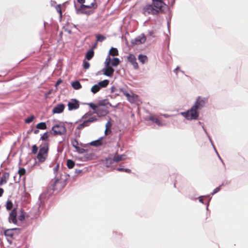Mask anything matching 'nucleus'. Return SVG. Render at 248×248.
<instances>
[{
    "mask_svg": "<svg viewBox=\"0 0 248 248\" xmlns=\"http://www.w3.org/2000/svg\"><path fill=\"white\" fill-rule=\"evenodd\" d=\"M66 129L62 124H56L53 125L50 131V133L54 136L62 135L66 133Z\"/></svg>",
    "mask_w": 248,
    "mask_h": 248,
    "instance_id": "4",
    "label": "nucleus"
},
{
    "mask_svg": "<svg viewBox=\"0 0 248 248\" xmlns=\"http://www.w3.org/2000/svg\"><path fill=\"white\" fill-rule=\"evenodd\" d=\"M104 138V137H101L98 139L91 142L89 144L91 146L94 147H98L102 145V140Z\"/></svg>",
    "mask_w": 248,
    "mask_h": 248,
    "instance_id": "21",
    "label": "nucleus"
},
{
    "mask_svg": "<svg viewBox=\"0 0 248 248\" xmlns=\"http://www.w3.org/2000/svg\"><path fill=\"white\" fill-rule=\"evenodd\" d=\"M89 125L87 123L86 121H84L83 123H82L81 124H79L78 126L77 129H81L83 128L84 127L88 126Z\"/></svg>",
    "mask_w": 248,
    "mask_h": 248,
    "instance_id": "34",
    "label": "nucleus"
},
{
    "mask_svg": "<svg viewBox=\"0 0 248 248\" xmlns=\"http://www.w3.org/2000/svg\"><path fill=\"white\" fill-rule=\"evenodd\" d=\"M168 8H164L163 11H161L159 8H156L153 4H147L142 9V13L145 15L147 16L149 14L153 15H157L160 12L165 13L166 11L168 10Z\"/></svg>",
    "mask_w": 248,
    "mask_h": 248,
    "instance_id": "2",
    "label": "nucleus"
},
{
    "mask_svg": "<svg viewBox=\"0 0 248 248\" xmlns=\"http://www.w3.org/2000/svg\"><path fill=\"white\" fill-rule=\"evenodd\" d=\"M60 183V179L59 178H55L52 180L49 183V188L52 191L57 189L56 185Z\"/></svg>",
    "mask_w": 248,
    "mask_h": 248,
    "instance_id": "14",
    "label": "nucleus"
},
{
    "mask_svg": "<svg viewBox=\"0 0 248 248\" xmlns=\"http://www.w3.org/2000/svg\"><path fill=\"white\" fill-rule=\"evenodd\" d=\"M88 105L92 109H93L94 111V112H96V110L98 108L97 103L96 104H95L93 103H90L88 104Z\"/></svg>",
    "mask_w": 248,
    "mask_h": 248,
    "instance_id": "36",
    "label": "nucleus"
},
{
    "mask_svg": "<svg viewBox=\"0 0 248 248\" xmlns=\"http://www.w3.org/2000/svg\"><path fill=\"white\" fill-rule=\"evenodd\" d=\"M46 156L45 155L39 154H38L37 155V158L40 162H43L45 161L46 159Z\"/></svg>",
    "mask_w": 248,
    "mask_h": 248,
    "instance_id": "33",
    "label": "nucleus"
},
{
    "mask_svg": "<svg viewBox=\"0 0 248 248\" xmlns=\"http://www.w3.org/2000/svg\"><path fill=\"white\" fill-rule=\"evenodd\" d=\"M59 164H57L55 167L53 169V171H54V173H56L58 170H59Z\"/></svg>",
    "mask_w": 248,
    "mask_h": 248,
    "instance_id": "57",
    "label": "nucleus"
},
{
    "mask_svg": "<svg viewBox=\"0 0 248 248\" xmlns=\"http://www.w3.org/2000/svg\"><path fill=\"white\" fill-rule=\"evenodd\" d=\"M3 192V189L2 188H0V197L2 196Z\"/></svg>",
    "mask_w": 248,
    "mask_h": 248,
    "instance_id": "63",
    "label": "nucleus"
},
{
    "mask_svg": "<svg viewBox=\"0 0 248 248\" xmlns=\"http://www.w3.org/2000/svg\"><path fill=\"white\" fill-rule=\"evenodd\" d=\"M161 115L166 118H169L170 117V115L167 114H162Z\"/></svg>",
    "mask_w": 248,
    "mask_h": 248,
    "instance_id": "61",
    "label": "nucleus"
},
{
    "mask_svg": "<svg viewBox=\"0 0 248 248\" xmlns=\"http://www.w3.org/2000/svg\"><path fill=\"white\" fill-rule=\"evenodd\" d=\"M146 40V38L144 33L136 37L134 39L131 41V44L133 45H140L143 44Z\"/></svg>",
    "mask_w": 248,
    "mask_h": 248,
    "instance_id": "6",
    "label": "nucleus"
},
{
    "mask_svg": "<svg viewBox=\"0 0 248 248\" xmlns=\"http://www.w3.org/2000/svg\"><path fill=\"white\" fill-rule=\"evenodd\" d=\"M120 92L123 93L124 95H125L126 97L129 96V93L127 92V91L124 88H121L119 89Z\"/></svg>",
    "mask_w": 248,
    "mask_h": 248,
    "instance_id": "38",
    "label": "nucleus"
},
{
    "mask_svg": "<svg viewBox=\"0 0 248 248\" xmlns=\"http://www.w3.org/2000/svg\"><path fill=\"white\" fill-rule=\"evenodd\" d=\"M13 204L12 202H11V201L8 200L6 202V208L7 210H11L13 208Z\"/></svg>",
    "mask_w": 248,
    "mask_h": 248,
    "instance_id": "35",
    "label": "nucleus"
},
{
    "mask_svg": "<svg viewBox=\"0 0 248 248\" xmlns=\"http://www.w3.org/2000/svg\"><path fill=\"white\" fill-rule=\"evenodd\" d=\"M9 219V221H10L11 220L13 223H16L17 221L16 217V208L13 209L10 213Z\"/></svg>",
    "mask_w": 248,
    "mask_h": 248,
    "instance_id": "15",
    "label": "nucleus"
},
{
    "mask_svg": "<svg viewBox=\"0 0 248 248\" xmlns=\"http://www.w3.org/2000/svg\"><path fill=\"white\" fill-rule=\"evenodd\" d=\"M109 81L108 79H105L104 80L99 82L97 84L100 88L106 87L109 84Z\"/></svg>",
    "mask_w": 248,
    "mask_h": 248,
    "instance_id": "23",
    "label": "nucleus"
},
{
    "mask_svg": "<svg viewBox=\"0 0 248 248\" xmlns=\"http://www.w3.org/2000/svg\"><path fill=\"white\" fill-rule=\"evenodd\" d=\"M223 185V184H222L220 186H219L218 187H216L214 190L211 193V195H214V194H215L216 193H217L218 192H219L220 190V187L221 186Z\"/></svg>",
    "mask_w": 248,
    "mask_h": 248,
    "instance_id": "42",
    "label": "nucleus"
},
{
    "mask_svg": "<svg viewBox=\"0 0 248 248\" xmlns=\"http://www.w3.org/2000/svg\"><path fill=\"white\" fill-rule=\"evenodd\" d=\"M125 156V155H118L116 157H113V158L114 162H118L121 160H124L125 158L124 157Z\"/></svg>",
    "mask_w": 248,
    "mask_h": 248,
    "instance_id": "31",
    "label": "nucleus"
},
{
    "mask_svg": "<svg viewBox=\"0 0 248 248\" xmlns=\"http://www.w3.org/2000/svg\"><path fill=\"white\" fill-rule=\"evenodd\" d=\"M65 108V106L63 104H59L54 107L52 110V113L53 114H59L63 112Z\"/></svg>",
    "mask_w": 248,
    "mask_h": 248,
    "instance_id": "13",
    "label": "nucleus"
},
{
    "mask_svg": "<svg viewBox=\"0 0 248 248\" xmlns=\"http://www.w3.org/2000/svg\"><path fill=\"white\" fill-rule=\"evenodd\" d=\"M72 87L75 90H79L81 88L82 86L79 82L78 80H76L71 83Z\"/></svg>",
    "mask_w": 248,
    "mask_h": 248,
    "instance_id": "24",
    "label": "nucleus"
},
{
    "mask_svg": "<svg viewBox=\"0 0 248 248\" xmlns=\"http://www.w3.org/2000/svg\"><path fill=\"white\" fill-rule=\"evenodd\" d=\"M38 147L36 145H33L32 146V153L33 154H36L38 151Z\"/></svg>",
    "mask_w": 248,
    "mask_h": 248,
    "instance_id": "49",
    "label": "nucleus"
},
{
    "mask_svg": "<svg viewBox=\"0 0 248 248\" xmlns=\"http://www.w3.org/2000/svg\"><path fill=\"white\" fill-rule=\"evenodd\" d=\"M120 63V61L119 58H113L111 61V65L113 66H118Z\"/></svg>",
    "mask_w": 248,
    "mask_h": 248,
    "instance_id": "30",
    "label": "nucleus"
},
{
    "mask_svg": "<svg viewBox=\"0 0 248 248\" xmlns=\"http://www.w3.org/2000/svg\"><path fill=\"white\" fill-rule=\"evenodd\" d=\"M138 59L142 64H144L148 61V58L146 55L140 54L138 56Z\"/></svg>",
    "mask_w": 248,
    "mask_h": 248,
    "instance_id": "25",
    "label": "nucleus"
},
{
    "mask_svg": "<svg viewBox=\"0 0 248 248\" xmlns=\"http://www.w3.org/2000/svg\"><path fill=\"white\" fill-rule=\"evenodd\" d=\"M94 56V51L93 48H92L89 51H88L85 55V58L88 60H90Z\"/></svg>",
    "mask_w": 248,
    "mask_h": 248,
    "instance_id": "22",
    "label": "nucleus"
},
{
    "mask_svg": "<svg viewBox=\"0 0 248 248\" xmlns=\"http://www.w3.org/2000/svg\"><path fill=\"white\" fill-rule=\"evenodd\" d=\"M153 4L156 8H159L163 11L164 8H168V6L165 3L163 0H152Z\"/></svg>",
    "mask_w": 248,
    "mask_h": 248,
    "instance_id": "9",
    "label": "nucleus"
},
{
    "mask_svg": "<svg viewBox=\"0 0 248 248\" xmlns=\"http://www.w3.org/2000/svg\"><path fill=\"white\" fill-rule=\"evenodd\" d=\"M21 229L20 228H13L7 229L4 232V235L6 236L10 237L11 238H15L16 236L20 232Z\"/></svg>",
    "mask_w": 248,
    "mask_h": 248,
    "instance_id": "5",
    "label": "nucleus"
},
{
    "mask_svg": "<svg viewBox=\"0 0 248 248\" xmlns=\"http://www.w3.org/2000/svg\"><path fill=\"white\" fill-rule=\"evenodd\" d=\"M83 66L84 69H88L90 67V63L86 61H83Z\"/></svg>",
    "mask_w": 248,
    "mask_h": 248,
    "instance_id": "46",
    "label": "nucleus"
},
{
    "mask_svg": "<svg viewBox=\"0 0 248 248\" xmlns=\"http://www.w3.org/2000/svg\"><path fill=\"white\" fill-rule=\"evenodd\" d=\"M108 105L111 107H114L108 101L107 99L99 100L97 102L98 107H105Z\"/></svg>",
    "mask_w": 248,
    "mask_h": 248,
    "instance_id": "18",
    "label": "nucleus"
},
{
    "mask_svg": "<svg viewBox=\"0 0 248 248\" xmlns=\"http://www.w3.org/2000/svg\"><path fill=\"white\" fill-rule=\"evenodd\" d=\"M110 61H111V59H110V58L109 56L108 55L107 57V58L106 59V61L105 62V65H110Z\"/></svg>",
    "mask_w": 248,
    "mask_h": 248,
    "instance_id": "51",
    "label": "nucleus"
},
{
    "mask_svg": "<svg viewBox=\"0 0 248 248\" xmlns=\"http://www.w3.org/2000/svg\"><path fill=\"white\" fill-rule=\"evenodd\" d=\"M94 6H90V4H86V5H80L79 7H78L76 4L75 3L74 7L76 10V14L78 15L80 14H85L87 16L91 15L93 14L94 12V10L93 9H91L89 10H86V8L89 9Z\"/></svg>",
    "mask_w": 248,
    "mask_h": 248,
    "instance_id": "3",
    "label": "nucleus"
},
{
    "mask_svg": "<svg viewBox=\"0 0 248 248\" xmlns=\"http://www.w3.org/2000/svg\"><path fill=\"white\" fill-rule=\"evenodd\" d=\"M127 98L129 102H130L131 103H133L134 102V97L133 96L131 95L130 94H129V97H127Z\"/></svg>",
    "mask_w": 248,
    "mask_h": 248,
    "instance_id": "53",
    "label": "nucleus"
},
{
    "mask_svg": "<svg viewBox=\"0 0 248 248\" xmlns=\"http://www.w3.org/2000/svg\"><path fill=\"white\" fill-rule=\"evenodd\" d=\"M75 165V162L72 159L67 160V166L69 169H72Z\"/></svg>",
    "mask_w": 248,
    "mask_h": 248,
    "instance_id": "32",
    "label": "nucleus"
},
{
    "mask_svg": "<svg viewBox=\"0 0 248 248\" xmlns=\"http://www.w3.org/2000/svg\"><path fill=\"white\" fill-rule=\"evenodd\" d=\"M116 170L119 171H124L127 173H131V170L129 169H124L123 168L119 167L116 169Z\"/></svg>",
    "mask_w": 248,
    "mask_h": 248,
    "instance_id": "40",
    "label": "nucleus"
},
{
    "mask_svg": "<svg viewBox=\"0 0 248 248\" xmlns=\"http://www.w3.org/2000/svg\"><path fill=\"white\" fill-rule=\"evenodd\" d=\"M90 1L91 2L90 6H94L95 3V0H77V1L80 4V5H85L84 3Z\"/></svg>",
    "mask_w": 248,
    "mask_h": 248,
    "instance_id": "29",
    "label": "nucleus"
},
{
    "mask_svg": "<svg viewBox=\"0 0 248 248\" xmlns=\"http://www.w3.org/2000/svg\"><path fill=\"white\" fill-rule=\"evenodd\" d=\"M36 128L38 129H46L47 128L46 124L45 122H40L36 125Z\"/></svg>",
    "mask_w": 248,
    "mask_h": 248,
    "instance_id": "28",
    "label": "nucleus"
},
{
    "mask_svg": "<svg viewBox=\"0 0 248 248\" xmlns=\"http://www.w3.org/2000/svg\"><path fill=\"white\" fill-rule=\"evenodd\" d=\"M62 80L61 79H59L58 80L55 84V86H57L60 83H61Z\"/></svg>",
    "mask_w": 248,
    "mask_h": 248,
    "instance_id": "62",
    "label": "nucleus"
},
{
    "mask_svg": "<svg viewBox=\"0 0 248 248\" xmlns=\"http://www.w3.org/2000/svg\"><path fill=\"white\" fill-rule=\"evenodd\" d=\"M25 172H26V170L24 168H19V170H18V173H19L20 176L24 175L25 173Z\"/></svg>",
    "mask_w": 248,
    "mask_h": 248,
    "instance_id": "47",
    "label": "nucleus"
},
{
    "mask_svg": "<svg viewBox=\"0 0 248 248\" xmlns=\"http://www.w3.org/2000/svg\"><path fill=\"white\" fill-rule=\"evenodd\" d=\"M9 177V173L7 172H5L2 174L0 179V185L2 186L7 183V181Z\"/></svg>",
    "mask_w": 248,
    "mask_h": 248,
    "instance_id": "19",
    "label": "nucleus"
},
{
    "mask_svg": "<svg viewBox=\"0 0 248 248\" xmlns=\"http://www.w3.org/2000/svg\"><path fill=\"white\" fill-rule=\"evenodd\" d=\"M206 136L208 137V139H209V140L210 141V142L211 143V144L212 146H213V147H214L215 145H214V143H213V141H212V140L210 136L209 135V134H208L207 135H206Z\"/></svg>",
    "mask_w": 248,
    "mask_h": 248,
    "instance_id": "59",
    "label": "nucleus"
},
{
    "mask_svg": "<svg viewBox=\"0 0 248 248\" xmlns=\"http://www.w3.org/2000/svg\"><path fill=\"white\" fill-rule=\"evenodd\" d=\"M102 71L104 75L108 77H112L114 72V69L110 65H105L104 68L102 69Z\"/></svg>",
    "mask_w": 248,
    "mask_h": 248,
    "instance_id": "7",
    "label": "nucleus"
},
{
    "mask_svg": "<svg viewBox=\"0 0 248 248\" xmlns=\"http://www.w3.org/2000/svg\"><path fill=\"white\" fill-rule=\"evenodd\" d=\"M110 91H111L110 92L111 93H113L117 92V89L115 86H113L111 87Z\"/></svg>",
    "mask_w": 248,
    "mask_h": 248,
    "instance_id": "55",
    "label": "nucleus"
},
{
    "mask_svg": "<svg viewBox=\"0 0 248 248\" xmlns=\"http://www.w3.org/2000/svg\"><path fill=\"white\" fill-rule=\"evenodd\" d=\"M76 151L79 153V154H83L85 152H87V150L83 149V148H80L79 147H78L77 149H76Z\"/></svg>",
    "mask_w": 248,
    "mask_h": 248,
    "instance_id": "45",
    "label": "nucleus"
},
{
    "mask_svg": "<svg viewBox=\"0 0 248 248\" xmlns=\"http://www.w3.org/2000/svg\"><path fill=\"white\" fill-rule=\"evenodd\" d=\"M127 58L128 61L133 65L135 69H138L139 68V65L137 62L136 58L134 54L130 53Z\"/></svg>",
    "mask_w": 248,
    "mask_h": 248,
    "instance_id": "11",
    "label": "nucleus"
},
{
    "mask_svg": "<svg viewBox=\"0 0 248 248\" xmlns=\"http://www.w3.org/2000/svg\"><path fill=\"white\" fill-rule=\"evenodd\" d=\"M48 138V132H45L43 135L40 138V140H46Z\"/></svg>",
    "mask_w": 248,
    "mask_h": 248,
    "instance_id": "43",
    "label": "nucleus"
},
{
    "mask_svg": "<svg viewBox=\"0 0 248 248\" xmlns=\"http://www.w3.org/2000/svg\"><path fill=\"white\" fill-rule=\"evenodd\" d=\"M102 161L107 168L109 167L114 162L113 158L111 157H107L105 159L102 160Z\"/></svg>",
    "mask_w": 248,
    "mask_h": 248,
    "instance_id": "20",
    "label": "nucleus"
},
{
    "mask_svg": "<svg viewBox=\"0 0 248 248\" xmlns=\"http://www.w3.org/2000/svg\"><path fill=\"white\" fill-rule=\"evenodd\" d=\"M111 123L109 122H108V123L106 124V129L105 130V134H106L107 129L109 127H111Z\"/></svg>",
    "mask_w": 248,
    "mask_h": 248,
    "instance_id": "56",
    "label": "nucleus"
},
{
    "mask_svg": "<svg viewBox=\"0 0 248 248\" xmlns=\"http://www.w3.org/2000/svg\"><path fill=\"white\" fill-rule=\"evenodd\" d=\"M18 218L20 221H23L25 219V216L22 214L18 216Z\"/></svg>",
    "mask_w": 248,
    "mask_h": 248,
    "instance_id": "54",
    "label": "nucleus"
},
{
    "mask_svg": "<svg viewBox=\"0 0 248 248\" xmlns=\"http://www.w3.org/2000/svg\"><path fill=\"white\" fill-rule=\"evenodd\" d=\"M158 119V118L155 117L154 116H151L149 118V120L152 121L153 122H154V123H155V124H156V122H157Z\"/></svg>",
    "mask_w": 248,
    "mask_h": 248,
    "instance_id": "52",
    "label": "nucleus"
},
{
    "mask_svg": "<svg viewBox=\"0 0 248 248\" xmlns=\"http://www.w3.org/2000/svg\"><path fill=\"white\" fill-rule=\"evenodd\" d=\"M56 10L59 13L60 16L61 17L62 15V9H61V6L60 4H59L56 6Z\"/></svg>",
    "mask_w": 248,
    "mask_h": 248,
    "instance_id": "48",
    "label": "nucleus"
},
{
    "mask_svg": "<svg viewBox=\"0 0 248 248\" xmlns=\"http://www.w3.org/2000/svg\"><path fill=\"white\" fill-rule=\"evenodd\" d=\"M71 144L72 146L76 149L78 147V140L76 139H73L71 140Z\"/></svg>",
    "mask_w": 248,
    "mask_h": 248,
    "instance_id": "39",
    "label": "nucleus"
},
{
    "mask_svg": "<svg viewBox=\"0 0 248 248\" xmlns=\"http://www.w3.org/2000/svg\"><path fill=\"white\" fill-rule=\"evenodd\" d=\"M208 101L207 97L199 96L191 108L186 111L181 112L180 114L187 120H197L199 116V110L202 109Z\"/></svg>",
    "mask_w": 248,
    "mask_h": 248,
    "instance_id": "1",
    "label": "nucleus"
},
{
    "mask_svg": "<svg viewBox=\"0 0 248 248\" xmlns=\"http://www.w3.org/2000/svg\"><path fill=\"white\" fill-rule=\"evenodd\" d=\"M44 197V195H40L39 198H38V201L37 202L36 205H35L34 207L37 208V210L38 211H40L41 209H42L43 204H44V201L42 200V198Z\"/></svg>",
    "mask_w": 248,
    "mask_h": 248,
    "instance_id": "17",
    "label": "nucleus"
},
{
    "mask_svg": "<svg viewBox=\"0 0 248 248\" xmlns=\"http://www.w3.org/2000/svg\"><path fill=\"white\" fill-rule=\"evenodd\" d=\"M101 88L97 84L94 85L91 89V91L93 93L95 94L100 90Z\"/></svg>",
    "mask_w": 248,
    "mask_h": 248,
    "instance_id": "27",
    "label": "nucleus"
},
{
    "mask_svg": "<svg viewBox=\"0 0 248 248\" xmlns=\"http://www.w3.org/2000/svg\"><path fill=\"white\" fill-rule=\"evenodd\" d=\"M206 136L208 137V139H209V140L210 141V142L211 143V144L212 146H213V147H214L215 145H214V143H213V141H212V140L210 136L209 135V134H208L207 135H206Z\"/></svg>",
    "mask_w": 248,
    "mask_h": 248,
    "instance_id": "58",
    "label": "nucleus"
},
{
    "mask_svg": "<svg viewBox=\"0 0 248 248\" xmlns=\"http://www.w3.org/2000/svg\"><path fill=\"white\" fill-rule=\"evenodd\" d=\"M118 50L116 48L112 47L109 51V55H110L116 56H118Z\"/></svg>",
    "mask_w": 248,
    "mask_h": 248,
    "instance_id": "26",
    "label": "nucleus"
},
{
    "mask_svg": "<svg viewBox=\"0 0 248 248\" xmlns=\"http://www.w3.org/2000/svg\"><path fill=\"white\" fill-rule=\"evenodd\" d=\"M96 120H97V118L95 117H92L89 118L88 119H87L86 121L87 122V123L89 125V123L95 122Z\"/></svg>",
    "mask_w": 248,
    "mask_h": 248,
    "instance_id": "44",
    "label": "nucleus"
},
{
    "mask_svg": "<svg viewBox=\"0 0 248 248\" xmlns=\"http://www.w3.org/2000/svg\"><path fill=\"white\" fill-rule=\"evenodd\" d=\"M68 110L69 111L78 109L79 107V102L76 99H73L68 103Z\"/></svg>",
    "mask_w": 248,
    "mask_h": 248,
    "instance_id": "10",
    "label": "nucleus"
},
{
    "mask_svg": "<svg viewBox=\"0 0 248 248\" xmlns=\"http://www.w3.org/2000/svg\"><path fill=\"white\" fill-rule=\"evenodd\" d=\"M99 117H103L107 115L109 113L108 108V107H98L96 112H94Z\"/></svg>",
    "mask_w": 248,
    "mask_h": 248,
    "instance_id": "8",
    "label": "nucleus"
},
{
    "mask_svg": "<svg viewBox=\"0 0 248 248\" xmlns=\"http://www.w3.org/2000/svg\"><path fill=\"white\" fill-rule=\"evenodd\" d=\"M156 124L159 126H165L166 124L161 122L159 119L157 120Z\"/></svg>",
    "mask_w": 248,
    "mask_h": 248,
    "instance_id": "50",
    "label": "nucleus"
},
{
    "mask_svg": "<svg viewBox=\"0 0 248 248\" xmlns=\"http://www.w3.org/2000/svg\"><path fill=\"white\" fill-rule=\"evenodd\" d=\"M211 198L210 197V195L201 196L198 198L199 202L205 204L206 205V210L208 209V206L209 205V202Z\"/></svg>",
    "mask_w": 248,
    "mask_h": 248,
    "instance_id": "12",
    "label": "nucleus"
},
{
    "mask_svg": "<svg viewBox=\"0 0 248 248\" xmlns=\"http://www.w3.org/2000/svg\"><path fill=\"white\" fill-rule=\"evenodd\" d=\"M96 41L97 42H102L103 41H104L105 39H106V37L103 35H101V34H98L96 36Z\"/></svg>",
    "mask_w": 248,
    "mask_h": 248,
    "instance_id": "37",
    "label": "nucleus"
},
{
    "mask_svg": "<svg viewBox=\"0 0 248 248\" xmlns=\"http://www.w3.org/2000/svg\"><path fill=\"white\" fill-rule=\"evenodd\" d=\"M81 171H82V170H81L75 169V172L76 174H78V173H80L81 172Z\"/></svg>",
    "mask_w": 248,
    "mask_h": 248,
    "instance_id": "60",
    "label": "nucleus"
},
{
    "mask_svg": "<svg viewBox=\"0 0 248 248\" xmlns=\"http://www.w3.org/2000/svg\"><path fill=\"white\" fill-rule=\"evenodd\" d=\"M35 118L34 115H31L30 117H28L25 120V122L27 124L31 123Z\"/></svg>",
    "mask_w": 248,
    "mask_h": 248,
    "instance_id": "41",
    "label": "nucleus"
},
{
    "mask_svg": "<svg viewBox=\"0 0 248 248\" xmlns=\"http://www.w3.org/2000/svg\"><path fill=\"white\" fill-rule=\"evenodd\" d=\"M202 128L203 129L204 132H205L206 135L208 134V133L206 131V129L204 128V125H202Z\"/></svg>",
    "mask_w": 248,
    "mask_h": 248,
    "instance_id": "64",
    "label": "nucleus"
},
{
    "mask_svg": "<svg viewBox=\"0 0 248 248\" xmlns=\"http://www.w3.org/2000/svg\"><path fill=\"white\" fill-rule=\"evenodd\" d=\"M48 143H45L44 144L41 146L38 154L45 155H47V154L48 150Z\"/></svg>",
    "mask_w": 248,
    "mask_h": 248,
    "instance_id": "16",
    "label": "nucleus"
}]
</instances>
